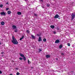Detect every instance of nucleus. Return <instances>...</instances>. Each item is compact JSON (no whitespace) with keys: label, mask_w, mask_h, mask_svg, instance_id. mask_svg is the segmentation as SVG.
<instances>
[{"label":"nucleus","mask_w":75,"mask_h":75,"mask_svg":"<svg viewBox=\"0 0 75 75\" xmlns=\"http://www.w3.org/2000/svg\"><path fill=\"white\" fill-rule=\"evenodd\" d=\"M28 64H31V62H30V61L29 60H28Z\"/></svg>","instance_id":"obj_18"},{"label":"nucleus","mask_w":75,"mask_h":75,"mask_svg":"<svg viewBox=\"0 0 75 75\" xmlns=\"http://www.w3.org/2000/svg\"><path fill=\"white\" fill-rule=\"evenodd\" d=\"M42 40V39H41V37H39V39L38 40V41L39 42L41 41Z\"/></svg>","instance_id":"obj_7"},{"label":"nucleus","mask_w":75,"mask_h":75,"mask_svg":"<svg viewBox=\"0 0 75 75\" xmlns=\"http://www.w3.org/2000/svg\"><path fill=\"white\" fill-rule=\"evenodd\" d=\"M2 74V72L1 71H0V74Z\"/></svg>","instance_id":"obj_33"},{"label":"nucleus","mask_w":75,"mask_h":75,"mask_svg":"<svg viewBox=\"0 0 75 75\" xmlns=\"http://www.w3.org/2000/svg\"><path fill=\"white\" fill-rule=\"evenodd\" d=\"M24 35H23L22 37L21 38H20V41H21V40H22V39H23V38H24Z\"/></svg>","instance_id":"obj_9"},{"label":"nucleus","mask_w":75,"mask_h":75,"mask_svg":"<svg viewBox=\"0 0 75 75\" xmlns=\"http://www.w3.org/2000/svg\"><path fill=\"white\" fill-rule=\"evenodd\" d=\"M21 56V57H24V55H23V54L21 53L19 54Z\"/></svg>","instance_id":"obj_10"},{"label":"nucleus","mask_w":75,"mask_h":75,"mask_svg":"<svg viewBox=\"0 0 75 75\" xmlns=\"http://www.w3.org/2000/svg\"><path fill=\"white\" fill-rule=\"evenodd\" d=\"M19 59H20V60H22V59H23V58L21 57H20Z\"/></svg>","instance_id":"obj_27"},{"label":"nucleus","mask_w":75,"mask_h":75,"mask_svg":"<svg viewBox=\"0 0 75 75\" xmlns=\"http://www.w3.org/2000/svg\"><path fill=\"white\" fill-rule=\"evenodd\" d=\"M37 35L38 36V37H39V36H40V34H37Z\"/></svg>","instance_id":"obj_28"},{"label":"nucleus","mask_w":75,"mask_h":75,"mask_svg":"<svg viewBox=\"0 0 75 75\" xmlns=\"http://www.w3.org/2000/svg\"><path fill=\"white\" fill-rule=\"evenodd\" d=\"M59 17V16L57 14L54 16V18H58Z\"/></svg>","instance_id":"obj_3"},{"label":"nucleus","mask_w":75,"mask_h":75,"mask_svg":"<svg viewBox=\"0 0 75 75\" xmlns=\"http://www.w3.org/2000/svg\"><path fill=\"white\" fill-rule=\"evenodd\" d=\"M0 45H1V42H0Z\"/></svg>","instance_id":"obj_45"},{"label":"nucleus","mask_w":75,"mask_h":75,"mask_svg":"<svg viewBox=\"0 0 75 75\" xmlns=\"http://www.w3.org/2000/svg\"><path fill=\"white\" fill-rule=\"evenodd\" d=\"M6 4H8V3L7 2V3H6Z\"/></svg>","instance_id":"obj_37"},{"label":"nucleus","mask_w":75,"mask_h":75,"mask_svg":"<svg viewBox=\"0 0 75 75\" xmlns=\"http://www.w3.org/2000/svg\"><path fill=\"white\" fill-rule=\"evenodd\" d=\"M3 5L1 4L0 5V7H1V8H2L3 7Z\"/></svg>","instance_id":"obj_20"},{"label":"nucleus","mask_w":75,"mask_h":75,"mask_svg":"<svg viewBox=\"0 0 75 75\" xmlns=\"http://www.w3.org/2000/svg\"><path fill=\"white\" fill-rule=\"evenodd\" d=\"M50 27L51 28H52V29H54V28H55V26L52 25L50 26Z\"/></svg>","instance_id":"obj_11"},{"label":"nucleus","mask_w":75,"mask_h":75,"mask_svg":"<svg viewBox=\"0 0 75 75\" xmlns=\"http://www.w3.org/2000/svg\"><path fill=\"white\" fill-rule=\"evenodd\" d=\"M16 75H20V73L19 72H17L16 73Z\"/></svg>","instance_id":"obj_26"},{"label":"nucleus","mask_w":75,"mask_h":75,"mask_svg":"<svg viewBox=\"0 0 75 75\" xmlns=\"http://www.w3.org/2000/svg\"><path fill=\"white\" fill-rule=\"evenodd\" d=\"M47 7H49V6H50V4H47Z\"/></svg>","instance_id":"obj_23"},{"label":"nucleus","mask_w":75,"mask_h":75,"mask_svg":"<svg viewBox=\"0 0 75 75\" xmlns=\"http://www.w3.org/2000/svg\"><path fill=\"white\" fill-rule=\"evenodd\" d=\"M67 45H68V46H69H69H70V45H71L69 43H68L67 44Z\"/></svg>","instance_id":"obj_25"},{"label":"nucleus","mask_w":75,"mask_h":75,"mask_svg":"<svg viewBox=\"0 0 75 75\" xmlns=\"http://www.w3.org/2000/svg\"><path fill=\"white\" fill-rule=\"evenodd\" d=\"M25 1H27V0H25Z\"/></svg>","instance_id":"obj_40"},{"label":"nucleus","mask_w":75,"mask_h":75,"mask_svg":"<svg viewBox=\"0 0 75 75\" xmlns=\"http://www.w3.org/2000/svg\"><path fill=\"white\" fill-rule=\"evenodd\" d=\"M58 19H60V18H59Z\"/></svg>","instance_id":"obj_43"},{"label":"nucleus","mask_w":75,"mask_h":75,"mask_svg":"<svg viewBox=\"0 0 75 75\" xmlns=\"http://www.w3.org/2000/svg\"><path fill=\"white\" fill-rule=\"evenodd\" d=\"M75 15L74 14V13H72L71 15V20H72L74 18V17H75Z\"/></svg>","instance_id":"obj_2"},{"label":"nucleus","mask_w":75,"mask_h":75,"mask_svg":"<svg viewBox=\"0 0 75 75\" xmlns=\"http://www.w3.org/2000/svg\"><path fill=\"white\" fill-rule=\"evenodd\" d=\"M8 13V14H11V11H8L7 12Z\"/></svg>","instance_id":"obj_15"},{"label":"nucleus","mask_w":75,"mask_h":75,"mask_svg":"<svg viewBox=\"0 0 75 75\" xmlns=\"http://www.w3.org/2000/svg\"><path fill=\"white\" fill-rule=\"evenodd\" d=\"M16 70H18V68H16Z\"/></svg>","instance_id":"obj_39"},{"label":"nucleus","mask_w":75,"mask_h":75,"mask_svg":"<svg viewBox=\"0 0 75 75\" xmlns=\"http://www.w3.org/2000/svg\"><path fill=\"white\" fill-rule=\"evenodd\" d=\"M23 59H24V61H25L26 60V58H25V56L23 57Z\"/></svg>","instance_id":"obj_17"},{"label":"nucleus","mask_w":75,"mask_h":75,"mask_svg":"<svg viewBox=\"0 0 75 75\" xmlns=\"http://www.w3.org/2000/svg\"><path fill=\"white\" fill-rule=\"evenodd\" d=\"M34 16H38V15L35 13H34Z\"/></svg>","instance_id":"obj_19"},{"label":"nucleus","mask_w":75,"mask_h":75,"mask_svg":"<svg viewBox=\"0 0 75 75\" xmlns=\"http://www.w3.org/2000/svg\"><path fill=\"white\" fill-rule=\"evenodd\" d=\"M61 55H64V53H62L61 54Z\"/></svg>","instance_id":"obj_31"},{"label":"nucleus","mask_w":75,"mask_h":75,"mask_svg":"<svg viewBox=\"0 0 75 75\" xmlns=\"http://www.w3.org/2000/svg\"><path fill=\"white\" fill-rule=\"evenodd\" d=\"M73 3H74V2H72V4H73Z\"/></svg>","instance_id":"obj_44"},{"label":"nucleus","mask_w":75,"mask_h":75,"mask_svg":"<svg viewBox=\"0 0 75 75\" xmlns=\"http://www.w3.org/2000/svg\"><path fill=\"white\" fill-rule=\"evenodd\" d=\"M1 15H4V16H6V13L4 12H2L1 13Z\"/></svg>","instance_id":"obj_5"},{"label":"nucleus","mask_w":75,"mask_h":75,"mask_svg":"<svg viewBox=\"0 0 75 75\" xmlns=\"http://www.w3.org/2000/svg\"><path fill=\"white\" fill-rule=\"evenodd\" d=\"M26 32H27L28 34H29V33H30V31L28 30H27V31H26Z\"/></svg>","instance_id":"obj_24"},{"label":"nucleus","mask_w":75,"mask_h":75,"mask_svg":"<svg viewBox=\"0 0 75 75\" xmlns=\"http://www.w3.org/2000/svg\"><path fill=\"white\" fill-rule=\"evenodd\" d=\"M9 75H13V74H10Z\"/></svg>","instance_id":"obj_42"},{"label":"nucleus","mask_w":75,"mask_h":75,"mask_svg":"<svg viewBox=\"0 0 75 75\" xmlns=\"http://www.w3.org/2000/svg\"><path fill=\"white\" fill-rule=\"evenodd\" d=\"M8 9H9V8H6V10H8Z\"/></svg>","instance_id":"obj_32"},{"label":"nucleus","mask_w":75,"mask_h":75,"mask_svg":"<svg viewBox=\"0 0 75 75\" xmlns=\"http://www.w3.org/2000/svg\"><path fill=\"white\" fill-rule=\"evenodd\" d=\"M42 51L41 49H39V51Z\"/></svg>","instance_id":"obj_35"},{"label":"nucleus","mask_w":75,"mask_h":75,"mask_svg":"<svg viewBox=\"0 0 75 75\" xmlns=\"http://www.w3.org/2000/svg\"><path fill=\"white\" fill-rule=\"evenodd\" d=\"M1 56L2 57H3V55H2Z\"/></svg>","instance_id":"obj_41"},{"label":"nucleus","mask_w":75,"mask_h":75,"mask_svg":"<svg viewBox=\"0 0 75 75\" xmlns=\"http://www.w3.org/2000/svg\"><path fill=\"white\" fill-rule=\"evenodd\" d=\"M41 1H42V2H43V0H40Z\"/></svg>","instance_id":"obj_38"},{"label":"nucleus","mask_w":75,"mask_h":75,"mask_svg":"<svg viewBox=\"0 0 75 75\" xmlns=\"http://www.w3.org/2000/svg\"><path fill=\"white\" fill-rule=\"evenodd\" d=\"M60 42V41L59 40H56L55 42V43H59V42Z\"/></svg>","instance_id":"obj_4"},{"label":"nucleus","mask_w":75,"mask_h":75,"mask_svg":"<svg viewBox=\"0 0 75 75\" xmlns=\"http://www.w3.org/2000/svg\"><path fill=\"white\" fill-rule=\"evenodd\" d=\"M31 36H32V38H33V39H35V36H34L33 35H32Z\"/></svg>","instance_id":"obj_14"},{"label":"nucleus","mask_w":75,"mask_h":75,"mask_svg":"<svg viewBox=\"0 0 75 75\" xmlns=\"http://www.w3.org/2000/svg\"><path fill=\"white\" fill-rule=\"evenodd\" d=\"M31 68H32V69H33V68H34L33 67H31Z\"/></svg>","instance_id":"obj_36"},{"label":"nucleus","mask_w":75,"mask_h":75,"mask_svg":"<svg viewBox=\"0 0 75 75\" xmlns=\"http://www.w3.org/2000/svg\"><path fill=\"white\" fill-rule=\"evenodd\" d=\"M1 24L2 25H4V22L3 21L1 22Z\"/></svg>","instance_id":"obj_13"},{"label":"nucleus","mask_w":75,"mask_h":75,"mask_svg":"<svg viewBox=\"0 0 75 75\" xmlns=\"http://www.w3.org/2000/svg\"><path fill=\"white\" fill-rule=\"evenodd\" d=\"M42 8H44V6H42Z\"/></svg>","instance_id":"obj_34"},{"label":"nucleus","mask_w":75,"mask_h":75,"mask_svg":"<svg viewBox=\"0 0 75 75\" xmlns=\"http://www.w3.org/2000/svg\"><path fill=\"white\" fill-rule=\"evenodd\" d=\"M62 47V45H60L59 46V48H61Z\"/></svg>","instance_id":"obj_22"},{"label":"nucleus","mask_w":75,"mask_h":75,"mask_svg":"<svg viewBox=\"0 0 75 75\" xmlns=\"http://www.w3.org/2000/svg\"><path fill=\"white\" fill-rule=\"evenodd\" d=\"M12 40H11V41L13 44L15 45L18 44V42H17V40L14 36H12Z\"/></svg>","instance_id":"obj_1"},{"label":"nucleus","mask_w":75,"mask_h":75,"mask_svg":"<svg viewBox=\"0 0 75 75\" xmlns=\"http://www.w3.org/2000/svg\"><path fill=\"white\" fill-rule=\"evenodd\" d=\"M46 57L47 58H50L51 57L50 56V55H49L47 54L46 56Z\"/></svg>","instance_id":"obj_8"},{"label":"nucleus","mask_w":75,"mask_h":75,"mask_svg":"<svg viewBox=\"0 0 75 75\" xmlns=\"http://www.w3.org/2000/svg\"><path fill=\"white\" fill-rule=\"evenodd\" d=\"M43 41L44 42H46L47 40L45 38H44L43 39Z\"/></svg>","instance_id":"obj_16"},{"label":"nucleus","mask_w":75,"mask_h":75,"mask_svg":"<svg viewBox=\"0 0 75 75\" xmlns=\"http://www.w3.org/2000/svg\"><path fill=\"white\" fill-rule=\"evenodd\" d=\"M17 14L18 15H21V12H18Z\"/></svg>","instance_id":"obj_12"},{"label":"nucleus","mask_w":75,"mask_h":75,"mask_svg":"<svg viewBox=\"0 0 75 75\" xmlns=\"http://www.w3.org/2000/svg\"><path fill=\"white\" fill-rule=\"evenodd\" d=\"M1 54H4V52H1Z\"/></svg>","instance_id":"obj_29"},{"label":"nucleus","mask_w":75,"mask_h":75,"mask_svg":"<svg viewBox=\"0 0 75 75\" xmlns=\"http://www.w3.org/2000/svg\"><path fill=\"white\" fill-rule=\"evenodd\" d=\"M14 32H15V33H17V32H18L17 29H16L15 30Z\"/></svg>","instance_id":"obj_21"},{"label":"nucleus","mask_w":75,"mask_h":75,"mask_svg":"<svg viewBox=\"0 0 75 75\" xmlns=\"http://www.w3.org/2000/svg\"><path fill=\"white\" fill-rule=\"evenodd\" d=\"M12 28H13V30H14V29H16V28L17 27L15 25H13L12 26Z\"/></svg>","instance_id":"obj_6"},{"label":"nucleus","mask_w":75,"mask_h":75,"mask_svg":"<svg viewBox=\"0 0 75 75\" xmlns=\"http://www.w3.org/2000/svg\"><path fill=\"white\" fill-rule=\"evenodd\" d=\"M53 33H54V34H56V32L55 31L53 32Z\"/></svg>","instance_id":"obj_30"}]
</instances>
